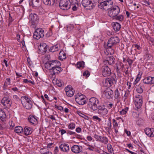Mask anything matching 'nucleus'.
<instances>
[{"label":"nucleus","instance_id":"f257e3e1","mask_svg":"<svg viewBox=\"0 0 154 154\" xmlns=\"http://www.w3.org/2000/svg\"><path fill=\"white\" fill-rule=\"evenodd\" d=\"M98 3V8L105 11L109 10L113 3L111 0H99Z\"/></svg>","mask_w":154,"mask_h":154},{"label":"nucleus","instance_id":"f03ea898","mask_svg":"<svg viewBox=\"0 0 154 154\" xmlns=\"http://www.w3.org/2000/svg\"><path fill=\"white\" fill-rule=\"evenodd\" d=\"M99 103L100 101L97 98L92 97L89 99L88 105L91 109L94 111H95L97 109V105Z\"/></svg>","mask_w":154,"mask_h":154},{"label":"nucleus","instance_id":"7ed1b4c3","mask_svg":"<svg viewBox=\"0 0 154 154\" xmlns=\"http://www.w3.org/2000/svg\"><path fill=\"white\" fill-rule=\"evenodd\" d=\"M21 98L23 100L21 103L24 107L28 109L32 108L33 103L30 98L24 96H22Z\"/></svg>","mask_w":154,"mask_h":154},{"label":"nucleus","instance_id":"20e7f679","mask_svg":"<svg viewBox=\"0 0 154 154\" xmlns=\"http://www.w3.org/2000/svg\"><path fill=\"white\" fill-rule=\"evenodd\" d=\"M116 75L115 74H113L111 77L106 78L103 82V84L105 86L109 87L112 86L113 83H116Z\"/></svg>","mask_w":154,"mask_h":154},{"label":"nucleus","instance_id":"39448f33","mask_svg":"<svg viewBox=\"0 0 154 154\" xmlns=\"http://www.w3.org/2000/svg\"><path fill=\"white\" fill-rule=\"evenodd\" d=\"M61 63L58 60H55L47 62L45 65V67L48 69L56 67H60Z\"/></svg>","mask_w":154,"mask_h":154},{"label":"nucleus","instance_id":"423d86ee","mask_svg":"<svg viewBox=\"0 0 154 154\" xmlns=\"http://www.w3.org/2000/svg\"><path fill=\"white\" fill-rule=\"evenodd\" d=\"M120 8L117 6L115 5L110 8L108 11V15L110 17L113 18L118 15L120 12Z\"/></svg>","mask_w":154,"mask_h":154},{"label":"nucleus","instance_id":"0eeeda50","mask_svg":"<svg viewBox=\"0 0 154 154\" xmlns=\"http://www.w3.org/2000/svg\"><path fill=\"white\" fill-rule=\"evenodd\" d=\"M44 35V30L41 28H38L36 29L33 35L34 39L38 40L43 38Z\"/></svg>","mask_w":154,"mask_h":154},{"label":"nucleus","instance_id":"6e6552de","mask_svg":"<svg viewBox=\"0 0 154 154\" xmlns=\"http://www.w3.org/2000/svg\"><path fill=\"white\" fill-rule=\"evenodd\" d=\"M134 104L137 109L140 108L143 103L142 97L139 95H137L134 97Z\"/></svg>","mask_w":154,"mask_h":154},{"label":"nucleus","instance_id":"1a4fd4ad","mask_svg":"<svg viewBox=\"0 0 154 154\" xmlns=\"http://www.w3.org/2000/svg\"><path fill=\"white\" fill-rule=\"evenodd\" d=\"M93 137L95 139L96 141L104 144H107L108 142V138L106 137L102 136L96 134H94Z\"/></svg>","mask_w":154,"mask_h":154},{"label":"nucleus","instance_id":"9d476101","mask_svg":"<svg viewBox=\"0 0 154 154\" xmlns=\"http://www.w3.org/2000/svg\"><path fill=\"white\" fill-rule=\"evenodd\" d=\"M69 0H61L59 3V6L61 9L63 10L69 9L70 8Z\"/></svg>","mask_w":154,"mask_h":154},{"label":"nucleus","instance_id":"9b49d317","mask_svg":"<svg viewBox=\"0 0 154 154\" xmlns=\"http://www.w3.org/2000/svg\"><path fill=\"white\" fill-rule=\"evenodd\" d=\"M119 40L117 37L113 36L110 38L107 42V46L108 47H112V46L116 45L117 43L119 42Z\"/></svg>","mask_w":154,"mask_h":154},{"label":"nucleus","instance_id":"f8f14e48","mask_svg":"<svg viewBox=\"0 0 154 154\" xmlns=\"http://www.w3.org/2000/svg\"><path fill=\"white\" fill-rule=\"evenodd\" d=\"M76 102L79 105H83L86 103L85 97L81 94H78L77 97L75 98Z\"/></svg>","mask_w":154,"mask_h":154},{"label":"nucleus","instance_id":"ddd939ff","mask_svg":"<svg viewBox=\"0 0 154 154\" xmlns=\"http://www.w3.org/2000/svg\"><path fill=\"white\" fill-rule=\"evenodd\" d=\"M82 4L84 7H88V9H91L94 7L92 0H82Z\"/></svg>","mask_w":154,"mask_h":154},{"label":"nucleus","instance_id":"4468645a","mask_svg":"<svg viewBox=\"0 0 154 154\" xmlns=\"http://www.w3.org/2000/svg\"><path fill=\"white\" fill-rule=\"evenodd\" d=\"M65 91L66 95L70 97L73 96L75 92L74 89L70 85L66 86L65 88Z\"/></svg>","mask_w":154,"mask_h":154},{"label":"nucleus","instance_id":"2eb2a0df","mask_svg":"<svg viewBox=\"0 0 154 154\" xmlns=\"http://www.w3.org/2000/svg\"><path fill=\"white\" fill-rule=\"evenodd\" d=\"M102 75L104 77L109 75L111 73V70L110 68L108 66H104L101 68Z\"/></svg>","mask_w":154,"mask_h":154},{"label":"nucleus","instance_id":"dca6fc26","mask_svg":"<svg viewBox=\"0 0 154 154\" xmlns=\"http://www.w3.org/2000/svg\"><path fill=\"white\" fill-rule=\"evenodd\" d=\"M48 46L46 44L42 43L38 46L39 53L41 54H44L46 53L47 50Z\"/></svg>","mask_w":154,"mask_h":154},{"label":"nucleus","instance_id":"f3484780","mask_svg":"<svg viewBox=\"0 0 154 154\" xmlns=\"http://www.w3.org/2000/svg\"><path fill=\"white\" fill-rule=\"evenodd\" d=\"M97 109L98 113L102 116H105L108 113V110L104 105L98 106Z\"/></svg>","mask_w":154,"mask_h":154},{"label":"nucleus","instance_id":"a211bd4d","mask_svg":"<svg viewBox=\"0 0 154 154\" xmlns=\"http://www.w3.org/2000/svg\"><path fill=\"white\" fill-rule=\"evenodd\" d=\"M29 17L30 18V23L32 25H35L37 21L38 20L37 15L35 14H31L29 15Z\"/></svg>","mask_w":154,"mask_h":154},{"label":"nucleus","instance_id":"6ab92c4d","mask_svg":"<svg viewBox=\"0 0 154 154\" xmlns=\"http://www.w3.org/2000/svg\"><path fill=\"white\" fill-rule=\"evenodd\" d=\"M2 104L7 107H10L12 103L10 99L7 97H4L1 100Z\"/></svg>","mask_w":154,"mask_h":154},{"label":"nucleus","instance_id":"aec40b11","mask_svg":"<svg viewBox=\"0 0 154 154\" xmlns=\"http://www.w3.org/2000/svg\"><path fill=\"white\" fill-rule=\"evenodd\" d=\"M29 4L30 6L35 8L40 6L41 2L40 0H29Z\"/></svg>","mask_w":154,"mask_h":154},{"label":"nucleus","instance_id":"412c9836","mask_svg":"<svg viewBox=\"0 0 154 154\" xmlns=\"http://www.w3.org/2000/svg\"><path fill=\"white\" fill-rule=\"evenodd\" d=\"M72 151L75 153H81L82 150V146L78 145H74L71 148Z\"/></svg>","mask_w":154,"mask_h":154},{"label":"nucleus","instance_id":"4be33fe9","mask_svg":"<svg viewBox=\"0 0 154 154\" xmlns=\"http://www.w3.org/2000/svg\"><path fill=\"white\" fill-rule=\"evenodd\" d=\"M143 82L147 84L152 85L154 84V77L148 76L144 78Z\"/></svg>","mask_w":154,"mask_h":154},{"label":"nucleus","instance_id":"5701e85b","mask_svg":"<svg viewBox=\"0 0 154 154\" xmlns=\"http://www.w3.org/2000/svg\"><path fill=\"white\" fill-rule=\"evenodd\" d=\"M113 93V92L112 90L107 88L104 91L103 94L106 98L108 99H110L112 98Z\"/></svg>","mask_w":154,"mask_h":154},{"label":"nucleus","instance_id":"b1692460","mask_svg":"<svg viewBox=\"0 0 154 154\" xmlns=\"http://www.w3.org/2000/svg\"><path fill=\"white\" fill-rule=\"evenodd\" d=\"M146 134L149 137H154V128H146L144 130Z\"/></svg>","mask_w":154,"mask_h":154},{"label":"nucleus","instance_id":"393cba45","mask_svg":"<svg viewBox=\"0 0 154 154\" xmlns=\"http://www.w3.org/2000/svg\"><path fill=\"white\" fill-rule=\"evenodd\" d=\"M28 120L29 122L32 125H35L38 123L37 117L32 115H30L29 117Z\"/></svg>","mask_w":154,"mask_h":154},{"label":"nucleus","instance_id":"a878e982","mask_svg":"<svg viewBox=\"0 0 154 154\" xmlns=\"http://www.w3.org/2000/svg\"><path fill=\"white\" fill-rule=\"evenodd\" d=\"M6 116L5 112L0 109V122H4L6 120Z\"/></svg>","mask_w":154,"mask_h":154},{"label":"nucleus","instance_id":"bb28decb","mask_svg":"<svg viewBox=\"0 0 154 154\" xmlns=\"http://www.w3.org/2000/svg\"><path fill=\"white\" fill-rule=\"evenodd\" d=\"M59 147L61 150L66 152H68L69 149V145L65 143L60 145Z\"/></svg>","mask_w":154,"mask_h":154},{"label":"nucleus","instance_id":"cd10ccee","mask_svg":"<svg viewBox=\"0 0 154 154\" xmlns=\"http://www.w3.org/2000/svg\"><path fill=\"white\" fill-rule=\"evenodd\" d=\"M123 64L120 62H118L116 64V67L117 69L119 70L121 69L122 70H125V66Z\"/></svg>","mask_w":154,"mask_h":154},{"label":"nucleus","instance_id":"c85d7f7f","mask_svg":"<svg viewBox=\"0 0 154 154\" xmlns=\"http://www.w3.org/2000/svg\"><path fill=\"white\" fill-rule=\"evenodd\" d=\"M112 26L114 30L116 31H119L121 26V24L117 22L113 23Z\"/></svg>","mask_w":154,"mask_h":154},{"label":"nucleus","instance_id":"c756f323","mask_svg":"<svg viewBox=\"0 0 154 154\" xmlns=\"http://www.w3.org/2000/svg\"><path fill=\"white\" fill-rule=\"evenodd\" d=\"M43 2L45 5L51 6L54 4L55 0H43Z\"/></svg>","mask_w":154,"mask_h":154},{"label":"nucleus","instance_id":"7c9ffc66","mask_svg":"<svg viewBox=\"0 0 154 154\" xmlns=\"http://www.w3.org/2000/svg\"><path fill=\"white\" fill-rule=\"evenodd\" d=\"M23 131L24 134L26 135L31 134L32 132L31 128L27 126H26L24 128Z\"/></svg>","mask_w":154,"mask_h":154},{"label":"nucleus","instance_id":"2f4dec72","mask_svg":"<svg viewBox=\"0 0 154 154\" xmlns=\"http://www.w3.org/2000/svg\"><path fill=\"white\" fill-rule=\"evenodd\" d=\"M60 48V46L59 44H57L56 45L51 47L50 49V52H53L59 50Z\"/></svg>","mask_w":154,"mask_h":154},{"label":"nucleus","instance_id":"473e14b6","mask_svg":"<svg viewBox=\"0 0 154 154\" xmlns=\"http://www.w3.org/2000/svg\"><path fill=\"white\" fill-rule=\"evenodd\" d=\"M51 71H52L54 74H57L62 70V69L61 67H56L54 68H51L50 70Z\"/></svg>","mask_w":154,"mask_h":154},{"label":"nucleus","instance_id":"72a5a7b5","mask_svg":"<svg viewBox=\"0 0 154 154\" xmlns=\"http://www.w3.org/2000/svg\"><path fill=\"white\" fill-rule=\"evenodd\" d=\"M109 63V65H112L115 63V58L113 56H110L107 57Z\"/></svg>","mask_w":154,"mask_h":154},{"label":"nucleus","instance_id":"f704fd0d","mask_svg":"<svg viewBox=\"0 0 154 154\" xmlns=\"http://www.w3.org/2000/svg\"><path fill=\"white\" fill-rule=\"evenodd\" d=\"M59 59L61 60H63L66 58V54L63 51H61L60 52L59 56Z\"/></svg>","mask_w":154,"mask_h":154},{"label":"nucleus","instance_id":"c9c22d12","mask_svg":"<svg viewBox=\"0 0 154 154\" xmlns=\"http://www.w3.org/2000/svg\"><path fill=\"white\" fill-rule=\"evenodd\" d=\"M23 128L20 126H17L15 128L14 131L17 133L19 134L22 132Z\"/></svg>","mask_w":154,"mask_h":154},{"label":"nucleus","instance_id":"e433bc0d","mask_svg":"<svg viewBox=\"0 0 154 154\" xmlns=\"http://www.w3.org/2000/svg\"><path fill=\"white\" fill-rule=\"evenodd\" d=\"M113 18L116 20H118L120 21H122L124 19V17L122 15H120L119 16L117 15Z\"/></svg>","mask_w":154,"mask_h":154},{"label":"nucleus","instance_id":"4c0bfd02","mask_svg":"<svg viewBox=\"0 0 154 154\" xmlns=\"http://www.w3.org/2000/svg\"><path fill=\"white\" fill-rule=\"evenodd\" d=\"M84 63L83 62H78L77 63V67L79 69L84 67Z\"/></svg>","mask_w":154,"mask_h":154},{"label":"nucleus","instance_id":"58836bf2","mask_svg":"<svg viewBox=\"0 0 154 154\" xmlns=\"http://www.w3.org/2000/svg\"><path fill=\"white\" fill-rule=\"evenodd\" d=\"M106 52L107 54H109L111 55H112L114 52V51L113 49L111 48V47H108L106 49Z\"/></svg>","mask_w":154,"mask_h":154},{"label":"nucleus","instance_id":"ea45409f","mask_svg":"<svg viewBox=\"0 0 154 154\" xmlns=\"http://www.w3.org/2000/svg\"><path fill=\"white\" fill-rule=\"evenodd\" d=\"M75 124L74 123H71L68 125V128L70 130H73L75 128Z\"/></svg>","mask_w":154,"mask_h":154},{"label":"nucleus","instance_id":"a19ab883","mask_svg":"<svg viewBox=\"0 0 154 154\" xmlns=\"http://www.w3.org/2000/svg\"><path fill=\"white\" fill-rule=\"evenodd\" d=\"M107 149L109 152L112 153L113 152V149L112 147L111 144H108L107 146Z\"/></svg>","mask_w":154,"mask_h":154},{"label":"nucleus","instance_id":"79ce46f5","mask_svg":"<svg viewBox=\"0 0 154 154\" xmlns=\"http://www.w3.org/2000/svg\"><path fill=\"white\" fill-rule=\"evenodd\" d=\"M56 82V85L59 87H61L63 85V82L61 80L57 79Z\"/></svg>","mask_w":154,"mask_h":154},{"label":"nucleus","instance_id":"37998d69","mask_svg":"<svg viewBox=\"0 0 154 154\" xmlns=\"http://www.w3.org/2000/svg\"><path fill=\"white\" fill-rule=\"evenodd\" d=\"M115 96L114 98L115 99H117L120 96V93L118 89H116V90L115 91Z\"/></svg>","mask_w":154,"mask_h":154},{"label":"nucleus","instance_id":"c03bdc74","mask_svg":"<svg viewBox=\"0 0 154 154\" xmlns=\"http://www.w3.org/2000/svg\"><path fill=\"white\" fill-rule=\"evenodd\" d=\"M128 110V107H126L124 109H122V110L120 111V113L121 115H124L125 114L127 113Z\"/></svg>","mask_w":154,"mask_h":154},{"label":"nucleus","instance_id":"a18cd8bd","mask_svg":"<svg viewBox=\"0 0 154 154\" xmlns=\"http://www.w3.org/2000/svg\"><path fill=\"white\" fill-rule=\"evenodd\" d=\"M136 90L138 93L141 94L143 92L142 88L140 86H138L136 87Z\"/></svg>","mask_w":154,"mask_h":154},{"label":"nucleus","instance_id":"49530a36","mask_svg":"<svg viewBox=\"0 0 154 154\" xmlns=\"http://www.w3.org/2000/svg\"><path fill=\"white\" fill-rule=\"evenodd\" d=\"M112 121L113 122V128H117L118 126V124L116 122V120L115 119H112Z\"/></svg>","mask_w":154,"mask_h":154},{"label":"nucleus","instance_id":"de8ad7c7","mask_svg":"<svg viewBox=\"0 0 154 154\" xmlns=\"http://www.w3.org/2000/svg\"><path fill=\"white\" fill-rule=\"evenodd\" d=\"M66 133L67 135H76V134L75 132L69 130L67 131Z\"/></svg>","mask_w":154,"mask_h":154},{"label":"nucleus","instance_id":"09e8293b","mask_svg":"<svg viewBox=\"0 0 154 154\" xmlns=\"http://www.w3.org/2000/svg\"><path fill=\"white\" fill-rule=\"evenodd\" d=\"M11 83V79L10 78H7L6 79V81L5 82L4 85V86H5V85H10Z\"/></svg>","mask_w":154,"mask_h":154},{"label":"nucleus","instance_id":"8fccbe9b","mask_svg":"<svg viewBox=\"0 0 154 154\" xmlns=\"http://www.w3.org/2000/svg\"><path fill=\"white\" fill-rule=\"evenodd\" d=\"M78 114L80 116L84 118L85 119L88 120L89 119L88 117V116H86L85 115L82 114L81 112H79V113H78Z\"/></svg>","mask_w":154,"mask_h":154},{"label":"nucleus","instance_id":"3c124183","mask_svg":"<svg viewBox=\"0 0 154 154\" xmlns=\"http://www.w3.org/2000/svg\"><path fill=\"white\" fill-rule=\"evenodd\" d=\"M83 75L84 76L87 77L90 75L89 72L88 71L86 70L83 73Z\"/></svg>","mask_w":154,"mask_h":154},{"label":"nucleus","instance_id":"603ef678","mask_svg":"<svg viewBox=\"0 0 154 154\" xmlns=\"http://www.w3.org/2000/svg\"><path fill=\"white\" fill-rule=\"evenodd\" d=\"M55 107L60 111H63V108L61 106H57L55 105Z\"/></svg>","mask_w":154,"mask_h":154},{"label":"nucleus","instance_id":"864d4df0","mask_svg":"<svg viewBox=\"0 0 154 154\" xmlns=\"http://www.w3.org/2000/svg\"><path fill=\"white\" fill-rule=\"evenodd\" d=\"M59 132H60V134L61 135H63L64 134L67 132L64 129H59Z\"/></svg>","mask_w":154,"mask_h":154},{"label":"nucleus","instance_id":"5fc2aeb1","mask_svg":"<svg viewBox=\"0 0 154 154\" xmlns=\"http://www.w3.org/2000/svg\"><path fill=\"white\" fill-rule=\"evenodd\" d=\"M126 61L128 63L129 65L130 66H131L132 64L133 63V61L131 59H129V58H128L127 60Z\"/></svg>","mask_w":154,"mask_h":154},{"label":"nucleus","instance_id":"6e6d98bb","mask_svg":"<svg viewBox=\"0 0 154 154\" xmlns=\"http://www.w3.org/2000/svg\"><path fill=\"white\" fill-rule=\"evenodd\" d=\"M140 77L139 76V75H138L136 77V79L134 82L135 84H137L140 80Z\"/></svg>","mask_w":154,"mask_h":154},{"label":"nucleus","instance_id":"4d7b16f0","mask_svg":"<svg viewBox=\"0 0 154 154\" xmlns=\"http://www.w3.org/2000/svg\"><path fill=\"white\" fill-rule=\"evenodd\" d=\"M93 119L94 120H97L99 122H100L101 120V119L98 117L97 116H94L93 117Z\"/></svg>","mask_w":154,"mask_h":154},{"label":"nucleus","instance_id":"13d9d810","mask_svg":"<svg viewBox=\"0 0 154 154\" xmlns=\"http://www.w3.org/2000/svg\"><path fill=\"white\" fill-rule=\"evenodd\" d=\"M124 132L128 136H129L131 135V133L130 131H128L127 129H125L124 131Z\"/></svg>","mask_w":154,"mask_h":154},{"label":"nucleus","instance_id":"bf43d9fd","mask_svg":"<svg viewBox=\"0 0 154 154\" xmlns=\"http://www.w3.org/2000/svg\"><path fill=\"white\" fill-rule=\"evenodd\" d=\"M13 98L14 100L18 101L20 100V99L18 96L17 95H14L13 96Z\"/></svg>","mask_w":154,"mask_h":154},{"label":"nucleus","instance_id":"052dcab7","mask_svg":"<svg viewBox=\"0 0 154 154\" xmlns=\"http://www.w3.org/2000/svg\"><path fill=\"white\" fill-rule=\"evenodd\" d=\"M11 90L14 92H19V89L16 87H14L11 88Z\"/></svg>","mask_w":154,"mask_h":154},{"label":"nucleus","instance_id":"680f3d73","mask_svg":"<svg viewBox=\"0 0 154 154\" xmlns=\"http://www.w3.org/2000/svg\"><path fill=\"white\" fill-rule=\"evenodd\" d=\"M9 124L10 125V127L11 128L14 127L15 125L14 123L12 121H10L9 122Z\"/></svg>","mask_w":154,"mask_h":154},{"label":"nucleus","instance_id":"e2e57ef3","mask_svg":"<svg viewBox=\"0 0 154 154\" xmlns=\"http://www.w3.org/2000/svg\"><path fill=\"white\" fill-rule=\"evenodd\" d=\"M144 2L146 5H149L150 4V2L149 0H145L144 1Z\"/></svg>","mask_w":154,"mask_h":154},{"label":"nucleus","instance_id":"0e129e2a","mask_svg":"<svg viewBox=\"0 0 154 154\" xmlns=\"http://www.w3.org/2000/svg\"><path fill=\"white\" fill-rule=\"evenodd\" d=\"M75 131L77 133H80L82 131V129L80 127H77L75 129Z\"/></svg>","mask_w":154,"mask_h":154},{"label":"nucleus","instance_id":"69168bd1","mask_svg":"<svg viewBox=\"0 0 154 154\" xmlns=\"http://www.w3.org/2000/svg\"><path fill=\"white\" fill-rule=\"evenodd\" d=\"M103 63L105 65H108L109 64V63H108V59L106 58V59L104 60L103 61Z\"/></svg>","mask_w":154,"mask_h":154},{"label":"nucleus","instance_id":"338daca9","mask_svg":"<svg viewBox=\"0 0 154 154\" xmlns=\"http://www.w3.org/2000/svg\"><path fill=\"white\" fill-rule=\"evenodd\" d=\"M126 69L125 68V70H123L122 71L124 72H125V74L126 75H127L128 73V67H126Z\"/></svg>","mask_w":154,"mask_h":154},{"label":"nucleus","instance_id":"774afa93","mask_svg":"<svg viewBox=\"0 0 154 154\" xmlns=\"http://www.w3.org/2000/svg\"><path fill=\"white\" fill-rule=\"evenodd\" d=\"M87 140L89 141H91L93 139L92 137L89 136H88L87 137Z\"/></svg>","mask_w":154,"mask_h":154}]
</instances>
